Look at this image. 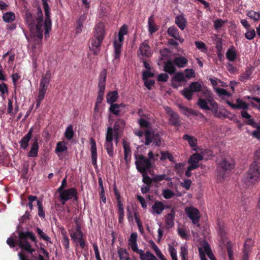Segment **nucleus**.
I'll return each instance as SVG.
<instances>
[{
    "instance_id": "obj_59",
    "label": "nucleus",
    "mask_w": 260,
    "mask_h": 260,
    "mask_svg": "<svg viewBox=\"0 0 260 260\" xmlns=\"http://www.w3.org/2000/svg\"><path fill=\"white\" fill-rule=\"evenodd\" d=\"M168 251L172 260H178L177 251L173 246L170 245L169 246Z\"/></svg>"
},
{
    "instance_id": "obj_16",
    "label": "nucleus",
    "mask_w": 260,
    "mask_h": 260,
    "mask_svg": "<svg viewBox=\"0 0 260 260\" xmlns=\"http://www.w3.org/2000/svg\"><path fill=\"white\" fill-rule=\"evenodd\" d=\"M203 158V155L199 153H194L191 155L189 159L188 164L189 166L192 167H194L195 169H197L199 167V162Z\"/></svg>"
},
{
    "instance_id": "obj_34",
    "label": "nucleus",
    "mask_w": 260,
    "mask_h": 260,
    "mask_svg": "<svg viewBox=\"0 0 260 260\" xmlns=\"http://www.w3.org/2000/svg\"><path fill=\"white\" fill-rule=\"evenodd\" d=\"M174 215L175 212L173 210L171 211V213L169 214L166 217V225L168 229L171 228L174 224Z\"/></svg>"
},
{
    "instance_id": "obj_13",
    "label": "nucleus",
    "mask_w": 260,
    "mask_h": 260,
    "mask_svg": "<svg viewBox=\"0 0 260 260\" xmlns=\"http://www.w3.org/2000/svg\"><path fill=\"white\" fill-rule=\"evenodd\" d=\"M165 112L169 116V123L173 125H180V120L178 115L169 107H164Z\"/></svg>"
},
{
    "instance_id": "obj_55",
    "label": "nucleus",
    "mask_w": 260,
    "mask_h": 260,
    "mask_svg": "<svg viewBox=\"0 0 260 260\" xmlns=\"http://www.w3.org/2000/svg\"><path fill=\"white\" fill-rule=\"evenodd\" d=\"M247 15L251 19H253L255 21L260 19V14L253 11H249L247 12Z\"/></svg>"
},
{
    "instance_id": "obj_17",
    "label": "nucleus",
    "mask_w": 260,
    "mask_h": 260,
    "mask_svg": "<svg viewBox=\"0 0 260 260\" xmlns=\"http://www.w3.org/2000/svg\"><path fill=\"white\" fill-rule=\"evenodd\" d=\"M107 77V72L106 70H103L100 73L99 77V81L98 84L99 93L104 94L105 89V82Z\"/></svg>"
},
{
    "instance_id": "obj_47",
    "label": "nucleus",
    "mask_w": 260,
    "mask_h": 260,
    "mask_svg": "<svg viewBox=\"0 0 260 260\" xmlns=\"http://www.w3.org/2000/svg\"><path fill=\"white\" fill-rule=\"evenodd\" d=\"M251 165L260 167V149L255 152L253 161Z\"/></svg>"
},
{
    "instance_id": "obj_39",
    "label": "nucleus",
    "mask_w": 260,
    "mask_h": 260,
    "mask_svg": "<svg viewBox=\"0 0 260 260\" xmlns=\"http://www.w3.org/2000/svg\"><path fill=\"white\" fill-rule=\"evenodd\" d=\"M151 248L154 250L155 254L158 256V257L160 260H167L158 247V246L155 244V243L153 241L150 242Z\"/></svg>"
},
{
    "instance_id": "obj_32",
    "label": "nucleus",
    "mask_w": 260,
    "mask_h": 260,
    "mask_svg": "<svg viewBox=\"0 0 260 260\" xmlns=\"http://www.w3.org/2000/svg\"><path fill=\"white\" fill-rule=\"evenodd\" d=\"M175 23L181 30H183L186 25V20L183 16L179 15L175 18Z\"/></svg>"
},
{
    "instance_id": "obj_29",
    "label": "nucleus",
    "mask_w": 260,
    "mask_h": 260,
    "mask_svg": "<svg viewBox=\"0 0 260 260\" xmlns=\"http://www.w3.org/2000/svg\"><path fill=\"white\" fill-rule=\"evenodd\" d=\"M173 62L178 68H182L186 66L188 63V60L185 57L179 56L174 58Z\"/></svg>"
},
{
    "instance_id": "obj_5",
    "label": "nucleus",
    "mask_w": 260,
    "mask_h": 260,
    "mask_svg": "<svg viewBox=\"0 0 260 260\" xmlns=\"http://www.w3.org/2000/svg\"><path fill=\"white\" fill-rule=\"evenodd\" d=\"M27 237H29L32 241L36 242V238L32 232H21L19 233L18 245L20 248L26 251L29 253H32L35 252V249L32 247L28 242L27 239Z\"/></svg>"
},
{
    "instance_id": "obj_45",
    "label": "nucleus",
    "mask_w": 260,
    "mask_h": 260,
    "mask_svg": "<svg viewBox=\"0 0 260 260\" xmlns=\"http://www.w3.org/2000/svg\"><path fill=\"white\" fill-rule=\"evenodd\" d=\"M124 107L123 104H111L109 110L114 115H118L120 112L119 108Z\"/></svg>"
},
{
    "instance_id": "obj_8",
    "label": "nucleus",
    "mask_w": 260,
    "mask_h": 260,
    "mask_svg": "<svg viewBox=\"0 0 260 260\" xmlns=\"http://www.w3.org/2000/svg\"><path fill=\"white\" fill-rule=\"evenodd\" d=\"M135 156L136 168L140 173H144L151 167L150 160L141 154H137Z\"/></svg>"
},
{
    "instance_id": "obj_25",
    "label": "nucleus",
    "mask_w": 260,
    "mask_h": 260,
    "mask_svg": "<svg viewBox=\"0 0 260 260\" xmlns=\"http://www.w3.org/2000/svg\"><path fill=\"white\" fill-rule=\"evenodd\" d=\"M137 253L139 254L141 260H158L156 257L149 251L144 253L143 250L140 249Z\"/></svg>"
},
{
    "instance_id": "obj_43",
    "label": "nucleus",
    "mask_w": 260,
    "mask_h": 260,
    "mask_svg": "<svg viewBox=\"0 0 260 260\" xmlns=\"http://www.w3.org/2000/svg\"><path fill=\"white\" fill-rule=\"evenodd\" d=\"M125 125L124 121L122 119L118 120L114 125V128L113 129L114 135L117 136L118 131L121 128H122Z\"/></svg>"
},
{
    "instance_id": "obj_52",
    "label": "nucleus",
    "mask_w": 260,
    "mask_h": 260,
    "mask_svg": "<svg viewBox=\"0 0 260 260\" xmlns=\"http://www.w3.org/2000/svg\"><path fill=\"white\" fill-rule=\"evenodd\" d=\"M196 47L201 51L204 53H207V48L206 44L202 41H196L194 43Z\"/></svg>"
},
{
    "instance_id": "obj_36",
    "label": "nucleus",
    "mask_w": 260,
    "mask_h": 260,
    "mask_svg": "<svg viewBox=\"0 0 260 260\" xmlns=\"http://www.w3.org/2000/svg\"><path fill=\"white\" fill-rule=\"evenodd\" d=\"M153 176V181L154 183H158L159 182L162 181L164 180H170L171 178L168 177V176L165 174H152Z\"/></svg>"
},
{
    "instance_id": "obj_57",
    "label": "nucleus",
    "mask_w": 260,
    "mask_h": 260,
    "mask_svg": "<svg viewBox=\"0 0 260 260\" xmlns=\"http://www.w3.org/2000/svg\"><path fill=\"white\" fill-rule=\"evenodd\" d=\"M185 77L184 73L178 72L176 73L173 78V80L178 82H182L185 80Z\"/></svg>"
},
{
    "instance_id": "obj_48",
    "label": "nucleus",
    "mask_w": 260,
    "mask_h": 260,
    "mask_svg": "<svg viewBox=\"0 0 260 260\" xmlns=\"http://www.w3.org/2000/svg\"><path fill=\"white\" fill-rule=\"evenodd\" d=\"M73 126L72 125H70L67 127L66 129L64 136L68 140H70L73 138Z\"/></svg>"
},
{
    "instance_id": "obj_2",
    "label": "nucleus",
    "mask_w": 260,
    "mask_h": 260,
    "mask_svg": "<svg viewBox=\"0 0 260 260\" xmlns=\"http://www.w3.org/2000/svg\"><path fill=\"white\" fill-rule=\"evenodd\" d=\"M139 124L141 128L145 129V144L146 145L152 143L155 146H158L161 144L160 136L158 133H155L152 129V124L149 119L146 117H141L138 120Z\"/></svg>"
},
{
    "instance_id": "obj_9",
    "label": "nucleus",
    "mask_w": 260,
    "mask_h": 260,
    "mask_svg": "<svg viewBox=\"0 0 260 260\" xmlns=\"http://www.w3.org/2000/svg\"><path fill=\"white\" fill-rule=\"evenodd\" d=\"M58 192L59 193L60 200L62 205H64L66 201L76 197L77 194V190L75 188L63 189Z\"/></svg>"
},
{
    "instance_id": "obj_6",
    "label": "nucleus",
    "mask_w": 260,
    "mask_h": 260,
    "mask_svg": "<svg viewBox=\"0 0 260 260\" xmlns=\"http://www.w3.org/2000/svg\"><path fill=\"white\" fill-rule=\"evenodd\" d=\"M243 181L248 185L259 182L260 181V167L250 165L247 175L243 179Z\"/></svg>"
},
{
    "instance_id": "obj_27",
    "label": "nucleus",
    "mask_w": 260,
    "mask_h": 260,
    "mask_svg": "<svg viewBox=\"0 0 260 260\" xmlns=\"http://www.w3.org/2000/svg\"><path fill=\"white\" fill-rule=\"evenodd\" d=\"M183 139L188 142L189 146L192 148L193 150L197 151V149L196 148L197 147V139L196 138L192 136L185 134L183 136Z\"/></svg>"
},
{
    "instance_id": "obj_56",
    "label": "nucleus",
    "mask_w": 260,
    "mask_h": 260,
    "mask_svg": "<svg viewBox=\"0 0 260 260\" xmlns=\"http://www.w3.org/2000/svg\"><path fill=\"white\" fill-rule=\"evenodd\" d=\"M192 93L189 88H184L181 91L182 94L188 100H190L192 99Z\"/></svg>"
},
{
    "instance_id": "obj_58",
    "label": "nucleus",
    "mask_w": 260,
    "mask_h": 260,
    "mask_svg": "<svg viewBox=\"0 0 260 260\" xmlns=\"http://www.w3.org/2000/svg\"><path fill=\"white\" fill-rule=\"evenodd\" d=\"M168 159L171 162H174V158L173 156L168 152H161V160H165Z\"/></svg>"
},
{
    "instance_id": "obj_64",
    "label": "nucleus",
    "mask_w": 260,
    "mask_h": 260,
    "mask_svg": "<svg viewBox=\"0 0 260 260\" xmlns=\"http://www.w3.org/2000/svg\"><path fill=\"white\" fill-rule=\"evenodd\" d=\"M255 36V32L253 29L248 30L245 34V38L249 40H252Z\"/></svg>"
},
{
    "instance_id": "obj_63",
    "label": "nucleus",
    "mask_w": 260,
    "mask_h": 260,
    "mask_svg": "<svg viewBox=\"0 0 260 260\" xmlns=\"http://www.w3.org/2000/svg\"><path fill=\"white\" fill-rule=\"evenodd\" d=\"M160 54L161 55L160 59L163 60L166 59L170 56V52L169 49L165 48L160 50Z\"/></svg>"
},
{
    "instance_id": "obj_3",
    "label": "nucleus",
    "mask_w": 260,
    "mask_h": 260,
    "mask_svg": "<svg viewBox=\"0 0 260 260\" xmlns=\"http://www.w3.org/2000/svg\"><path fill=\"white\" fill-rule=\"evenodd\" d=\"M204 91V93L207 94V98L203 99L200 98L197 103V105L202 110H210L212 112L216 117H219L218 112V106L217 103L213 100L211 96L210 92L208 90Z\"/></svg>"
},
{
    "instance_id": "obj_60",
    "label": "nucleus",
    "mask_w": 260,
    "mask_h": 260,
    "mask_svg": "<svg viewBox=\"0 0 260 260\" xmlns=\"http://www.w3.org/2000/svg\"><path fill=\"white\" fill-rule=\"evenodd\" d=\"M162 194L165 199H169L172 198L174 196L175 193L170 189H165L162 190Z\"/></svg>"
},
{
    "instance_id": "obj_33",
    "label": "nucleus",
    "mask_w": 260,
    "mask_h": 260,
    "mask_svg": "<svg viewBox=\"0 0 260 260\" xmlns=\"http://www.w3.org/2000/svg\"><path fill=\"white\" fill-rule=\"evenodd\" d=\"M123 146L124 148V159L126 162H128L131 156L130 147L129 144L126 141H123Z\"/></svg>"
},
{
    "instance_id": "obj_20",
    "label": "nucleus",
    "mask_w": 260,
    "mask_h": 260,
    "mask_svg": "<svg viewBox=\"0 0 260 260\" xmlns=\"http://www.w3.org/2000/svg\"><path fill=\"white\" fill-rule=\"evenodd\" d=\"M32 127H31L27 134L21 139L19 142L20 148L23 150L26 149L28 147V143L32 137Z\"/></svg>"
},
{
    "instance_id": "obj_18",
    "label": "nucleus",
    "mask_w": 260,
    "mask_h": 260,
    "mask_svg": "<svg viewBox=\"0 0 260 260\" xmlns=\"http://www.w3.org/2000/svg\"><path fill=\"white\" fill-rule=\"evenodd\" d=\"M137 241V234L136 233H133L131 234L130 238L128 240V245L131 247L133 252L137 253L138 250L140 249L138 247Z\"/></svg>"
},
{
    "instance_id": "obj_40",
    "label": "nucleus",
    "mask_w": 260,
    "mask_h": 260,
    "mask_svg": "<svg viewBox=\"0 0 260 260\" xmlns=\"http://www.w3.org/2000/svg\"><path fill=\"white\" fill-rule=\"evenodd\" d=\"M118 98V93L116 91H112L108 93L107 95V102L109 104H112L115 102Z\"/></svg>"
},
{
    "instance_id": "obj_38",
    "label": "nucleus",
    "mask_w": 260,
    "mask_h": 260,
    "mask_svg": "<svg viewBox=\"0 0 260 260\" xmlns=\"http://www.w3.org/2000/svg\"><path fill=\"white\" fill-rule=\"evenodd\" d=\"M181 260H188V248L186 244H183L180 246V251L179 252Z\"/></svg>"
},
{
    "instance_id": "obj_12",
    "label": "nucleus",
    "mask_w": 260,
    "mask_h": 260,
    "mask_svg": "<svg viewBox=\"0 0 260 260\" xmlns=\"http://www.w3.org/2000/svg\"><path fill=\"white\" fill-rule=\"evenodd\" d=\"M185 211L188 217L192 220V223L199 226L198 222L200 218L199 210L193 207H186Z\"/></svg>"
},
{
    "instance_id": "obj_61",
    "label": "nucleus",
    "mask_w": 260,
    "mask_h": 260,
    "mask_svg": "<svg viewBox=\"0 0 260 260\" xmlns=\"http://www.w3.org/2000/svg\"><path fill=\"white\" fill-rule=\"evenodd\" d=\"M38 234L45 241L50 242V238L40 228L36 229Z\"/></svg>"
},
{
    "instance_id": "obj_35",
    "label": "nucleus",
    "mask_w": 260,
    "mask_h": 260,
    "mask_svg": "<svg viewBox=\"0 0 260 260\" xmlns=\"http://www.w3.org/2000/svg\"><path fill=\"white\" fill-rule=\"evenodd\" d=\"M118 254L119 260H132L129 256L127 250L123 248H121L118 250Z\"/></svg>"
},
{
    "instance_id": "obj_21",
    "label": "nucleus",
    "mask_w": 260,
    "mask_h": 260,
    "mask_svg": "<svg viewBox=\"0 0 260 260\" xmlns=\"http://www.w3.org/2000/svg\"><path fill=\"white\" fill-rule=\"evenodd\" d=\"M227 104L233 109L245 110L247 109L248 107V104L246 102L240 99L236 100V104H233L229 101L227 102Z\"/></svg>"
},
{
    "instance_id": "obj_10",
    "label": "nucleus",
    "mask_w": 260,
    "mask_h": 260,
    "mask_svg": "<svg viewBox=\"0 0 260 260\" xmlns=\"http://www.w3.org/2000/svg\"><path fill=\"white\" fill-rule=\"evenodd\" d=\"M76 226L69 230L70 235L71 239L75 243H78V240L83 238V233L81 230V224L77 219H75Z\"/></svg>"
},
{
    "instance_id": "obj_53",
    "label": "nucleus",
    "mask_w": 260,
    "mask_h": 260,
    "mask_svg": "<svg viewBox=\"0 0 260 260\" xmlns=\"http://www.w3.org/2000/svg\"><path fill=\"white\" fill-rule=\"evenodd\" d=\"M184 74L185 79H190L196 77L195 72L193 69H185L184 71Z\"/></svg>"
},
{
    "instance_id": "obj_14",
    "label": "nucleus",
    "mask_w": 260,
    "mask_h": 260,
    "mask_svg": "<svg viewBox=\"0 0 260 260\" xmlns=\"http://www.w3.org/2000/svg\"><path fill=\"white\" fill-rule=\"evenodd\" d=\"M152 54V51L148 41L146 40L140 44L138 53L139 56L141 54L142 56L149 57L151 56Z\"/></svg>"
},
{
    "instance_id": "obj_11",
    "label": "nucleus",
    "mask_w": 260,
    "mask_h": 260,
    "mask_svg": "<svg viewBox=\"0 0 260 260\" xmlns=\"http://www.w3.org/2000/svg\"><path fill=\"white\" fill-rule=\"evenodd\" d=\"M51 76L50 72L47 71L42 77L40 81L38 93L45 95L51 79Z\"/></svg>"
},
{
    "instance_id": "obj_1",
    "label": "nucleus",
    "mask_w": 260,
    "mask_h": 260,
    "mask_svg": "<svg viewBox=\"0 0 260 260\" xmlns=\"http://www.w3.org/2000/svg\"><path fill=\"white\" fill-rule=\"evenodd\" d=\"M25 19L31 32L30 38L26 37L28 42L34 41L39 44L43 38L44 31L45 37L47 38L49 37V32L51 29V20L49 15L48 17L45 16V19L43 21V13L40 8H38L36 19L34 18L32 13L28 11L25 13Z\"/></svg>"
},
{
    "instance_id": "obj_23",
    "label": "nucleus",
    "mask_w": 260,
    "mask_h": 260,
    "mask_svg": "<svg viewBox=\"0 0 260 260\" xmlns=\"http://www.w3.org/2000/svg\"><path fill=\"white\" fill-rule=\"evenodd\" d=\"M219 166L223 170H231L234 167V161L231 157L224 158L219 164Z\"/></svg>"
},
{
    "instance_id": "obj_49",
    "label": "nucleus",
    "mask_w": 260,
    "mask_h": 260,
    "mask_svg": "<svg viewBox=\"0 0 260 260\" xmlns=\"http://www.w3.org/2000/svg\"><path fill=\"white\" fill-rule=\"evenodd\" d=\"M143 176V179L142 181L144 183H145L146 185H151V184L153 182V176H152V177L151 178L149 177L147 174V172L144 173H141Z\"/></svg>"
},
{
    "instance_id": "obj_50",
    "label": "nucleus",
    "mask_w": 260,
    "mask_h": 260,
    "mask_svg": "<svg viewBox=\"0 0 260 260\" xmlns=\"http://www.w3.org/2000/svg\"><path fill=\"white\" fill-rule=\"evenodd\" d=\"M67 149L66 144L64 142H59L57 143L55 148L56 153H61Z\"/></svg>"
},
{
    "instance_id": "obj_30",
    "label": "nucleus",
    "mask_w": 260,
    "mask_h": 260,
    "mask_svg": "<svg viewBox=\"0 0 260 260\" xmlns=\"http://www.w3.org/2000/svg\"><path fill=\"white\" fill-rule=\"evenodd\" d=\"M39 151V145L37 140H36L31 146L30 150L27 154L28 157H37Z\"/></svg>"
},
{
    "instance_id": "obj_24",
    "label": "nucleus",
    "mask_w": 260,
    "mask_h": 260,
    "mask_svg": "<svg viewBox=\"0 0 260 260\" xmlns=\"http://www.w3.org/2000/svg\"><path fill=\"white\" fill-rule=\"evenodd\" d=\"M165 209L164 204L159 201L154 203L151 208V213L152 214H160Z\"/></svg>"
},
{
    "instance_id": "obj_46",
    "label": "nucleus",
    "mask_w": 260,
    "mask_h": 260,
    "mask_svg": "<svg viewBox=\"0 0 260 260\" xmlns=\"http://www.w3.org/2000/svg\"><path fill=\"white\" fill-rule=\"evenodd\" d=\"M192 92H199L202 90V85L198 82H191L188 87Z\"/></svg>"
},
{
    "instance_id": "obj_41",
    "label": "nucleus",
    "mask_w": 260,
    "mask_h": 260,
    "mask_svg": "<svg viewBox=\"0 0 260 260\" xmlns=\"http://www.w3.org/2000/svg\"><path fill=\"white\" fill-rule=\"evenodd\" d=\"M3 19L5 22L10 23L15 20V15L11 12H6L3 14Z\"/></svg>"
},
{
    "instance_id": "obj_28",
    "label": "nucleus",
    "mask_w": 260,
    "mask_h": 260,
    "mask_svg": "<svg viewBox=\"0 0 260 260\" xmlns=\"http://www.w3.org/2000/svg\"><path fill=\"white\" fill-rule=\"evenodd\" d=\"M237 53L234 47L231 46L227 50L226 57L230 61H234L237 58Z\"/></svg>"
},
{
    "instance_id": "obj_54",
    "label": "nucleus",
    "mask_w": 260,
    "mask_h": 260,
    "mask_svg": "<svg viewBox=\"0 0 260 260\" xmlns=\"http://www.w3.org/2000/svg\"><path fill=\"white\" fill-rule=\"evenodd\" d=\"M37 206L38 207V215L41 218H44L45 217V213L43 210L42 201L40 200H37Z\"/></svg>"
},
{
    "instance_id": "obj_4",
    "label": "nucleus",
    "mask_w": 260,
    "mask_h": 260,
    "mask_svg": "<svg viewBox=\"0 0 260 260\" xmlns=\"http://www.w3.org/2000/svg\"><path fill=\"white\" fill-rule=\"evenodd\" d=\"M127 33V27L126 25H123L120 28L118 37L115 38L113 40V44L114 47V60L119 59L120 57L121 52L123 45L124 36Z\"/></svg>"
},
{
    "instance_id": "obj_44",
    "label": "nucleus",
    "mask_w": 260,
    "mask_h": 260,
    "mask_svg": "<svg viewBox=\"0 0 260 260\" xmlns=\"http://www.w3.org/2000/svg\"><path fill=\"white\" fill-rule=\"evenodd\" d=\"M117 206L118 213L119 215V222L122 223L124 218V211L123 206L121 202H119V203H117Z\"/></svg>"
},
{
    "instance_id": "obj_42",
    "label": "nucleus",
    "mask_w": 260,
    "mask_h": 260,
    "mask_svg": "<svg viewBox=\"0 0 260 260\" xmlns=\"http://www.w3.org/2000/svg\"><path fill=\"white\" fill-rule=\"evenodd\" d=\"M165 71L168 72L170 74H173L175 72L176 69L174 64V62L168 61L164 66Z\"/></svg>"
},
{
    "instance_id": "obj_22",
    "label": "nucleus",
    "mask_w": 260,
    "mask_h": 260,
    "mask_svg": "<svg viewBox=\"0 0 260 260\" xmlns=\"http://www.w3.org/2000/svg\"><path fill=\"white\" fill-rule=\"evenodd\" d=\"M90 144L91 146V161L92 165L95 166L96 165L97 159L96 146L95 141L92 138L90 139Z\"/></svg>"
},
{
    "instance_id": "obj_7",
    "label": "nucleus",
    "mask_w": 260,
    "mask_h": 260,
    "mask_svg": "<svg viewBox=\"0 0 260 260\" xmlns=\"http://www.w3.org/2000/svg\"><path fill=\"white\" fill-rule=\"evenodd\" d=\"M115 139L117 142L118 137L114 134L113 128L109 127L106 134V141L104 146L110 157L113 156V145L112 141Z\"/></svg>"
},
{
    "instance_id": "obj_26",
    "label": "nucleus",
    "mask_w": 260,
    "mask_h": 260,
    "mask_svg": "<svg viewBox=\"0 0 260 260\" xmlns=\"http://www.w3.org/2000/svg\"><path fill=\"white\" fill-rule=\"evenodd\" d=\"M168 33L169 36L173 37L181 43L184 41L183 39L181 38L179 34L177 29L175 26H171L168 29Z\"/></svg>"
},
{
    "instance_id": "obj_19",
    "label": "nucleus",
    "mask_w": 260,
    "mask_h": 260,
    "mask_svg": "<svg viewBox=\"0 0 260 260\" xmlns=\"http://www.w3.org/2000/svg\"><path fill=\"white\" fill-rule=\"evenodd\" d=\"M105 35V26L103 23H98L94 27L93 36L104 39Z\"/></svg>"
},
{
    "instance_id": "obj_15",
    "label": "nucleus",
    "mask_w": 260,
    "mask_h": 260,
    "mask_svg": "<svg viewBox=\"0 0 260 260\" xmlns=\"http://www.w3.org/2000/svg\"><path fill=\"white\" fill-rule=\"evenodd\" d=\"M103 39H100L94 36L91 39V44L89 46L90 50L93 52L94 54H97L100 52V47Z\"/></svg>"
},
{
    "instance_id": "obj_62",
    "label": "nucleus",
    "mask_w": 260,
    "mask_h": 260,
    "mask_svg": "<svg viewBox=\"0 0 260 260\" xmlns=\"http://www.w3.org/2000/svg\"><path fill=\"white\" fill-rule=\"evenodd\" d=\"M251 74V73L250 71L246 70L245 73L240 76V81L242 82H246L247 80L250 79Z\"/></svg>"
},
{
    "instance_id": "obj_51",
    "label": "nucleus",
    "mask_w": 260,
    "mask_h": 260,
    "mask_svg": "<svg viewBox=\"0 0 260 260\" xmlns=\"http://www.w3.org/2000/svg\"><path fill=\"white\" fill-rule=\"evenodd\" d=\"M148 30L151 34H152L157 30V28L155 26L152 17H150L148 19Z\"/></svg>"
},
{
    "instance_id": "obj_37",
    "label": "nucleus",
    "mask_w": 260,
    "mask_h": 260,
    "mask_svg": "<svg viewBox=\"0 0 260 260\" xmlns=\"http://www.w3.org/2000/svg\"><path fill=\"white\" fill-rule=\"evenodd\" d=\"M203 246L204 250L206 252V254L208 256L210 260H216L211 251V249L208 243H207L206 242H204L203 243Z\"/></svg>"
},
{
    "instance_id": "obj_31",
    "label": "nucleus",
    "mask_w": 260,
    "mask_h": 260,
    "mask_svg": "<svg viewBox=\"0 0 260 260\" xmlns=\"http://www.w3.org/2000/svg\"><path fill=\"white\" fill-rule=\"evenodd\" d=\"M252 247V240L247 239L245 242L243 248V258L248 257V254L251 250Z\"/></svg>"
}]
</instances>
